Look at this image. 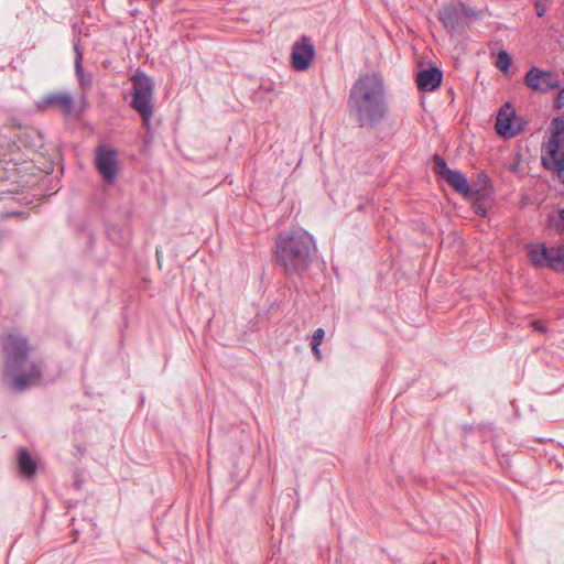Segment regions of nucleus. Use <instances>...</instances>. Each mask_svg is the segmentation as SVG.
I'll use <instances>...</instances> for the list:
<instances>
[{
    "label": "nucleus",
    "instance_id": "dca6fc26",
    "mask_svg": "<svg viewBox=\"0 0 564 564\" xmlns=\"http://www.w3.org/2000/svg\"><path fill=\"white\" fill-rule=\"evenodd\" d=\"M469 198H473V208H474V212L478 215V216H486L489 208H490V204H489V200L488 198L486 197V194L484 192V188H477L476 191H474V194L469 197Z\"/></svg>",
    "mask_w": 564,
    "mask_h": 564
},
{
    "label": "nucleus",
    "instance_id": "423d86ee",
    "mask_svg": "<svg viewBox=\"0 0 564 564\" xmlns=\"http://www.w3.org/2000/svg\"><path fill=\"white\" fill-rule=\"evenodd\" d=\"M433 172L438 178L446 181L458 194L470 197L474 189L468 185L464 173L448 167L445 159L438 154L433 156Z\"/></svg>",
    "mask_w": 564,
    "mask_h": 564
},
{
    "label": "nucleus",
    "instance_id": "b1692460",
    "mask_svg": "<svg viewBox=\"0 0 564 564\" xmlns=\"http://www.w3.org/2000/svg\"><path fill=\"white\" fill-rule=\"evenodd\" d=\"M531 326L533 327L534 330L540 333H544L546 330L545 327L539 321H533L531 323Z\"/></svg>",
    "mask_w": 564,
    "mask_h": 564
},
{
    "label": "nucleus",
    "instance_id": "7ed1b4c3",
    "mask_svg": "<svg viewBox=\"0 0 564 564\" xmlns=\"http://www.w3.org/2000/svg\"><path fill=\"white\" fill-rule=\"evenodd\" d=\"M4 354V377L11 378V387L21 392L30 384H36L42 378L41 365L30 364L24 369V364L30 351L28 339L19 333H8L1 338Z\"/></svg>",
    "mask_w": 564,
    "mask_h": 564
},
{
    "label": "nucleus",
    "instance_id": "2eb2a0df",
    "mask_svg": "<svg viewBox=\"0 0 564 564\" xmlns=\"http://www.w3.org/2000/svg\"><path fill=\"white\" fill-rule=\"evenodd\" d=\"M18 468L25 478H32L36 474V462L31 457L26 448L21 447L18 451Z\"/></svg>",
    "mask_w": 564,
    "mask_h": 564
},
{
    "label": "nucleus",
    "instance_id": "1a4fd4ad",
    "mask_svg": "<svg viewBox=\"0 0 564 564\" xmlns=\"http://www.w3.org/2000/svg\"><path fill=\"white\" fill-rule=\"evenodd\" d=\"M35 105L40 111L53 109L68 116L74 109V99L67 91H52L36 100Z\"/></svg>",
    "mask_w": 564,
    "mask_h": 564
},
{
    "label": "nucleus",
    "instance_id": "f8f14e48",
    "mask_svg": "<svg viewBox=\"0 0 564 564\" xmlns=\"http://www.w3.org/2000/svg\"><path fill=\"white\" fill-rule=\"evenodd\" d=\"M516 111L509 102H506L499 110L496 118V131L505 138L516 137L521 128L514 124Z\"/></svg>",
    "mask_w": 564,
    "mask_h": 564
},
{
    "label": "nucleus",
    "instance_id": "f257e3e1",
    "mask_svg": "<svg viewBox=\"0 0 564 564\" xmlns=\"http://www.w3.org/2000/svg\"><path fill=\"white\" fill-rule=\"evenodd\" d=\"M347 108L349 116L360 128L380 124L389 111L387 89L381 75H360L349 90Z\"/></svg>",
    "mask_w": 564,
    "mask_h": 564
},
{
    "label": "nucleus",
    "instance_id": "9b49d317",
    "mask_svg": "<svg viewBox=\"0 0 564 564\" xmlns=\"http://www.w3.org/2000/svg\"><path fill=\"white\" fill-rule=\"evenodd\" d=\"M465 11V4H445L438 10V20L443 26L452 34L459 33L463 30L462 17Z\"/></svg>",
    "mask_w": 564,
    "mask_h": 564
},
{
    "label": "nucleus",
    "instance_id": "bb28decb",
    "mask_svg": "<svg viewBox=\"0 0 564 564\" xmlns=\"http://www.w3.org/2000/svg\"><path fill=\"white\" fill-rule=\"evenodd\" d=\"M538 15L542 17L543 15V11H538Z\"/></svg>",
    "mask_w": 564,
    "mask_h": 564
},
{
    "label": "nucleus",
    "instance_id": "20e7f679",
    "mask_svg": "<svg viewBox=\"0 0 564 564\" xmlns=\"http://www.w3.org/2000/svg\"><path fill=\"white\" fill-rule=\"evenodd\" d=\"M132 91L130 107L140 115L142 126L150 130L151 118L154 112V84L144 73H137L131 77Z\"/></svg>",
    "mask_w": 564,
    "mask_h": 564
},
{
    "label": "nucleus",
    "instance_id": "f3484780",
    "mask_svg": "<svg viewBox=\"0 0 564 564\" xmlns=\"http://www.w3.org/2000/svg\"><path fill=\"white\" fill-rule=\"evenodd\" d=\"M549 268L555 272L564 271V245L558 247H550Z\"/></svg>",
    "mask_w": 564,
    "mask_h": 564
},
{
    "label": "nucleus",
    "instance_id": "5701e85b",
    "mask_svg": "<svg viewBox=\"0 0 564 564\" xmlns=\"http://www.w3.org/2000/svg\"><path fill=\"white\" fill-rule=\"evenodd\" d=\"M75 68L77 74L82 72V54L78 51L75 59Z\"/></svg>",
    "mask_w": 564,
    "mask_h": 564
},
{
    "label": "nucleus",
    "instance_id": "a878e982",
    "mask_svg": "<svg viewBox=\"0 0 564 564\" xmlns=\"http://www.w3.org/2000/svg\"><path fill=\"white\" fill-rule=\"evenodd\" d=\"M312 350H313L314 356H315L318 360H321V359H322V352H321V350H319V346L312 347Z\"/></svg>",
    "mask_w": 564,
    "mask_h": 564
},
{
    "label": "nucleus",
    "instance_id": "9d476101",
    "mask_svg": "<svg viewBox=\"0 0 564 564\" xmlns=\"http://www.w3.org/2000/svg\"><path fill=\"white\" fill-rule=\"evenodd\" d=\"M314 56L315 47L308 36L303 35L292 45L291 64L295 70H306L310 67Z\"/></svg>",
    "mask_w": 564,
    "mask_h": 564
},
{
    "label": "nucleus",
    "instance_id": "aec40b11",
    "mask_svg": "<svg viewBox=\"0 0 564 564\" xmlns=\"http://www.w3.org/2000/svg\"><path fill=\"white\" fill-rule=\"evenodd\" d=\"M324 336H325L324 329L317 328L312 336L311 346L312 347L321 346V344L324 339Z\"/></svg>",
    "mask_w": 564,
    "mask_h": 564
},
{
    "label": "nucleus",
    "instance_id": "ddd939ff",
    "mask_svg": "<svg viewBox=\"0 0 564 564\" xmlns=\"http://www.w3.org/2000/svg\"><path fill=\"white\" fill-rule=\"evenodd\" d=\"M443 74L437 67L422 69L416 74V85L421 91H433L442 84Z\"/></svg>",
    "mask_w": 564,
    "mask_h": 564
},
{
    "label": "nucleus",
    "instance_id": "a211bd4d",
    "mask_svg": "<svg viewBox=\"0 0 564 564\" xmlns=\"http://www.w3.org/2000/svg\"><path fill=\"white\" fill-rule=\"evenodd\" d=\"M511 57L506 51H500L497 56L496 66L501 72H507L511 65Z\"/></svg>",
    "mask_w": 564,
    "mask_h": 564
},
{
    "label": "nucleus",
    "instance_id": "39448f33",
    "mask_svg": "<svg viewBox=\"0 0 564 564\" xmlns=\"http://www.w3.org/2000/svg\"><path fill=\"white\" fill-rule=\"evenodd\" d=\"M550 133L545 150L555 164L558 178L564 183V116L551 121Z\"/></svg>",
    "mask_w": 564,
    "mask_h": 564
},
{
    "label": "nucleus",
    "instance_id": "6ab92c4d",
    "mask_svg": "<svg viewBox=\"0 0 564 564\" xmlns=\"http://www.w3.org/2000/svg\"><path fill=\"white\" fill-rule=\"evenodd\" d=\"M551 226L562 236H564V209H560L557 217H550Z\"/></svg>",
    "mask_w": 564,
    "mask_h": 564
},
{
    "label": "nucleus",
    "instance_id": "0eeeda50",
    "mask_svg": "<svg viewBox=\"0 0 564 564\" xmlns=\"http://www.w3.org/2000/svg\"><path fill=\"white\" fill-rule=\"evenodd\" d=\"M95 165L102 178L112 184L118 174V152L113 148L100 144L96 149Z\"/></svg>",
    "mask_w": 564,
    "mask_h": 564
},
{
    "label": "nucleus",
    "instance_id": "4be33fe9",
    "mask_svg": "<svg viewBox=\"0 0 564 564\" xmlns=\"http://www.w3.org/2000/svg\"><path fill=\"white\" fill-rule=\"evenodd\" d=\"M34 134L36 137V141L33 142L32 147L33 148H42L43 147V140H42V134L40 131H34Z\"/></svg>",
    "mask_w": 564,
    "mask_h": 564
},
{
    "label": "nucleus",
    "instance_id": "4468645a",
    "mask_svg": "<svg viewBox=\"0 0 564 564\" xmlns=\"http://www.w3.org/2000/svg\"><path fill=\"white\" fill-rule=\"evenodd\" d=\"M528 257L531 263L536 268H549L550 247L544 243L535 242L527 246Z\"/></svg>",
    "mask_w": 564,
    "mask_h": 564
},
{
    "label": "nucleus",
    "instance_id": "412c9836",
    "mask_svg": "<svg viewBox=\"0 0 564 564\" xmlns=\"http://www.w3.org/2000/svg\"><path fill=\"white\" fill-rule=\"evenodd\" d=\"M555 109H561L564 106V90L560 91L555 99Z\"/></svg>",
    "mask_w": 564,
    "mask_h": 564
},
{
    "label": "nucleus",
    "instance_id": "f03ea898",
    "mask_svg": "<svg viewBox=\"0 0 564 564\" xmlns=\"http://www.w3.org/2000/svg\"><path fill=\"white\" fill-rule=\"evenodd\" d=\"M276 265L288 278L301 275L311 267L317 246L314 237L303 228L281 231L274 241Z\"/></svg>",
    "mask_w": 564,
    "mask_h": 564
},
{
    "label": "nucleus",
    "instance_id": "6e6552de",
    "mask_svg": "<svg viewBox=\"0 0 564 564\" xmlns=\"http://www.w3.org/2000/svg\"><path fill=\"white\" fill-rule=\"evenodd\" d=\"M524 84L532 90L546 93L549 90L558 89L561 83L558 76L552 72H545L539 67H531L525 76Z\"/></svg>",
    "mask_w": 564,
    "mask_h": 564
},
{
    "label": "nucleus",
    "instance_id": "393cba45",
    "mask_svg": "<svg viewBox=\"0 0 564 564\" xmlns=\"http://www.w3.org/2000/svg\"><path fill=\"white\" fill-rule=\"evenodd\" d=\"M488 182H489V178H488L487 174L480 173L478 175V182H477L478 184L481 183L484 185V187H485Z\"/></svg>",
    "mask_w": 564,
    "mask_h": 564
}]
</instances>
